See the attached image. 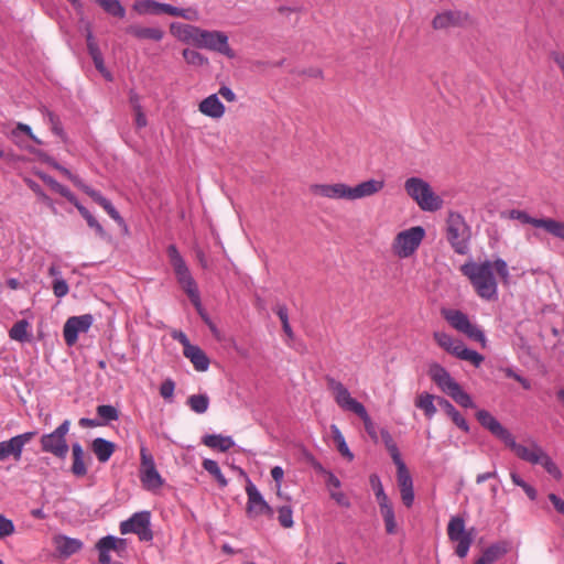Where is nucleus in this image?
<instances>
[{
    "mask_svg": "<svg viewBox=\"0 0 564 564\" xmlns=\"http://www.w3.org/2000/svg\"><path fill=\"white\" fill-rule=\"evenodd\" d=\"M460 272L469 280L476 294L482 300L492 301L498 296V283L495 272L503 284L509 283V268L505 260L468 261L460 267Z\"/></svg>",
    "mask_w": 564,
    "mask_h": 564,
    "instance_id": "obj_1",
    "label": "nucleus"
},
{
    "mask_svg": "<svg viewBox=\"0 0 564 564\" xmlns=\"http://www.w3.org/2000/svg\"><path fill=\"white\" fill-rule=\"evenodd\" d=\"M29 323L25 319L18 321L9 330L11 339L24 343L28 341L30 336L28 333Z\"/></svg>",
    "mask_w": 564,
    "mask_h": 564,
    "instance_id": "obj_44",
    "label": "nucleus"
},
{
    "mask_svg": "<svg viewBox=\"0 0 564 564\" xmlns=\"http://www.w3.org/2000/svg\"><path fill=\"white\" fill-rule=\"evenodd\" d=\"M170 4L160 3L154 0H137L132 4V10L137 12L139 15L145 14H159L165 13L167 14V8Z\"/></svg>",
    "mask_w": 564,
    "mask_h": 564,
    "instance_id": "obj_28",
    "label": "nucleus"
},
{
    "mask_svg": "<svg viewBox=\"0 0 564 564\" xmlns=\"http://www.w3.org/2000/svg\"><path fill=\"white\" fill-rule=\"evenodd\" d=\"M433 338L445 351L462 360L471 362L475 367H479L484 361V357L480 354L466 348L462 340L456 339L444 332H435L433 334Z\"/></svg>",
    "mask_w": 564,
    "mask_h": 564,
    "instance_id": "obj_8",
    "label": "nucleus"
},
{
    "mask_svg": "<svg viewBox=\"0 0 564 564\" xmlns=\"http://www.w3.org/2000/svg\"><path fill=\"white\" fill-rule=\"evenodd\" d=\"M36 432H25L10 440L0 442V463L4 462L9 457H12L15 462H19L22 457L23 447L29 444Z\"/></svg>",
    "mask_w": 564,
    "mask_h": 564,
    "instance_id": "obj_17",
    "label": "nucleus"
},
{
    "mask_svg": "<svg viewBox=\"0 0 564 564\" xmlns=\"http://www.w3.org/2000/svg\"><path fill=\"white\" fill-rule=\"evenodd\" d=\"M479 423L489 430L496 437L505 442L510 435V432L505 429L488 411L479 410L476 414Z\"/></svg>",
    "mask_w": 564,
    "mask_h": 564,
    "instance_id": "obj_26",
    "label": "nucleus"
},
{
    "mask_svg": "<svg viewBox=\"0 0 564 564\" xmlns=\"http://www.w3.org/2000/svg\"><path fill=\"white\" fill-rule=\"evenodd\" d=\"M167 256L173 267L174 273L178 284L182 286L184 292L188 295L191 302L197 307H200L199 293L197 284L193 279L188 267L184 259L180 254L177 248L174 245L167 247Z\"/></svg>",
    "mask_w": 564,
    "mask_h": 564,
    "instance_id": "obj_5",
    "label": "nucleus"
},
{
    "mask_svg": "<svg viewBox=\"0 0 564 564\" xmlns=\"http://www.w3.org/2000/svg\"><path fill=\"white\" fill-rule=\"evenodd\" d=\"M271 476L274 479V481L276 482V496L278 497H282L281 481H282L283 476H284V471H283L282 467L274 466L271 469Z\"/></svg>",
    "mask_w": 564,
    "mask_h": 564,
    "instance_id": "obj_59",
    "label": "nucleus"
},
{
    "mask_svg": "<svg viewBox=\"0 0 564 564\" xmlns=\"http://www.w3.org/2000/svg\"><path fill=\"white\" fill-rule=\"evenodd\" d=\"M41 177L53 191L61 194L63 197H65L72 204L76 203L77 199H76L75 195L67 187L59 184L52 176L42 175Z\"/></svg>",
    "mask_w": 564,
    "mask_h": 564,
    "instance_id": "obj_45",
    "label": "nucleus"
},
{
    "mask_svg": "<svg viewBox=\"0 0 564 564\" xmlns=\"http://www.w3.org/2000/svg\"><path fill=\"white\" fill-rule=\"evenodd\" d=\"M70 421L65 420L52 433L42 435L40 440L41 449L58 458H65L68 453L66 435L69 431Z\"/></svg>",
    "mask_w": 564,
    "mask_h": 564,
    "instance_id": "obj_10",
    "label": "nucleus"
},
{
    "mask_svg": "<svg viewBox=\"0 0 564 564\" xmlns=\"http://www.w3.org/2000/svg\"><path fill=\"white\" fill-rule=\"evenodd\" d=\"M384 187V181L378 178H370L358 183L355 186H350V200L362 199L366 197H371L379 192H381Z\"/></svg>",
    "mask_w": 564,
    "mask_h": 564,
    "instance_id": "obj_23",
    "label": "nucleus"
},
{
    "mask_svg": "<svg viewBox=\"0 0 564 564\" xmlns=\"http://www.w3.org/2000/svg\"><path fill=\"white\" fill-rule=\"evenodd\" d=\"M538 228H542L553 237L564 241V221L553 218H541Z\"/></svg>",
    "mask_w": 564,
    "mask_h": 564,
    "instance_id": "obj_39",
    "label": "nucleus"
},
{
    "mask_svg": "<svg viewBox=\"0 0 564 564\" xmlns=\"http://www.w3.org/2000/svg\"><path fill=\"white\" fill-rule=\"evenodd\" d=\"M184 61L193 66H204L208 64V58L198 51L184 48L182 52Z\"/></svg>",
    "mask_w": 564,
    "mask_h": 564,
    "instance_id": "obj_49",
    "label": "nucleus"
},
{
    "mask_svg": "<svg viewBox=\"0 0 564 564\" xmlns=\"http://www.w3.org/2000/svg\"><path fill=\"white\" fill-rule=\"evenodd\" d=\"M397 481L402 502L408 508L412 507L414 502L413 480L405 464H399V466H397Z\"/></svg>",
    "mask_w": 564,
    "mask_h": 564,
    "instance_id": "obj_22",
    "label": "nucleus"
},
{
    "mask_svg": "<svg viewBox=\"0 0 564 564\" xmlns=\"http://www.w3.org/2000/svg\"><path fill=\"white\" fill-rule=\"evenodd\" d=\"M96 549H104L109 551V553L115 552L121 556L122 552L126 550V540L112 535H107L101 538L96 543Z\"/></svg>",
    "mask_w": 564,
    "mask_h": 564,
    "instance_id": "obj_34",
    "label": "nucleus"
},
{
    "mask_svg": "<svg viewBox=\"0 0 564 564\" xmlns=\"http://www.w3.org/2000/svg\"><path fill=\"white\" fill-rule=\"evenodd\" d=\"M443 316L456 330L485 346L486 337L484 332L476 325L471 324L465 313L458 310H447L443 312Z\"/></svg>",
    "mask_w": 564,
    "mask_h": 564,
    "instance_id": "obj_12",
    "label": "nucleus"
},
{
    "mask_svg": "<svg viewBox=\"0 0 564 564\" xmlns=\"http://www.w3.org/2000/svg\"><path fill=\"white\" fill-rule=\"evenodd\" d=\"M55 167L61 171L68 180L73 182V184L82 189L84 193H86L89 197L93 198L95 203H97L99 206H101L105 212L118 224H122L123 219L120 216V214L117 212V209L112 206L110 200L105 198L99 192L93 189L90 186L86 185L78 176L72 174V172L58 164L55 165Z\"/></svg>",
    "mask_w": 564,
    "mask_h": 564,
    "instance_id": "obj_11",
    "label": "nucleus"
},
{
    "mask_svg": "<svg viewBox=\"0 0 564 564\" xmlns=\"http://www.w3.org/2000/svg\"><path fill=\"white\" fill-rule=\"evenodd\" d=\"M140 480L148 490H155L163 486V479L159 474L154 458L147 447L140 448Z\"/></svg>",
    "mask_w": 564,
    "mask_h": 564,
    "instance_id": "obj_14",
    "label": "nucleus"
},
{
    "mask_svg": "<svg viewBox=\"0 0 564 564\" xmlns=\"http://www.w3.org/2000/svg\"><path fill=\"white\" fill-rule=\"evenodd\" d=\"M14 527L11 520L0 516V538L8 536L13 533Z\"/></svg>",
    "mask_w": 564,
    "mask_h": 564,
    "instance_id": "obj_60",
    "label": "nucleus"
},
{
    "mask_svg": "<svg viewBox=\"0 0 564 564\" xmlns=\"http://www.w3.org/2000/svg\"><path fill=\"white\" fill-rule=\"evenodd\" d=\"M96 411L98 416L104 421V423H108L119 419V411L113 405H98Z\"/></svg>",
    "mask_w": 564,
    "mask_h": 564,
    "instance_id": "obj_51",
    "label": "nucleus"
},
{
    "mask_svg": "<svg viewBox=\"0 0 564 564\" xmlns=\"http://www.w3.org/2000/svg\"><path fill=\"white\" fill-rule=\"evenodd\" d=\"M75 207L77 208V210L79 212V214L86 219L88 226L90 228H94L96 230V232L100 236V237H104L106 235L102 226L98 223V220L89 213V210L84 207L83 205H80L78 203V200H76V203H74Z\"/></svg>",
    "mask_w": 564,
    "mask_h": 564,
    "instance_id": "obj_47",
    "label": "nucleus"
},
{
    "mask_svg": "<svg viewBox=\"0 0 564 564\" xmlns=\"http://www.w3.org/2000/svg\"><path fill=\"white\" fill-rule=\"evenodd\" d=\"M167 14L172 17H180L188 21H197L199 19V12L195 8L181 9L174 6H169Z\"/></svg>",
    "mask_w": 564,
    "mask_h": 564,
    "instance_id": "obj_46",
    "label": "nucleus"
},
{
    "mask_svg": "<svg viewBox=\"0 0 564 564\" xmlns=\"http://www.w3.org/2000/svg\"><path fill=\"white\" fill-rule=\"evenodd\" d=\"M438 405L441 409L452 419L454 424L460 430L468 432L469 427L466 420L460 415V413L454 408V405L444 398H436Z\"/></svg>",
    "mask_w": 564,
    "mask_h": 564,
    "instance_id": "obj_32",
    "label": "nucleus"
},
{
    "mask_svg": "<svg viewBox=\"0 0 564 564\" xmlns=\"http://www.w3.org/2000/svg\"><path fill=\"white\" fill-rule=\"evenodd\" d=\"M424 237L425 230L421 226L402 230L393 238L391 250L400 259L410 258L416 252Z\"/></svg>",
    "mask_w": 564,
    "mask_h": 564,
    "instance_id": "obj_7",
    "label": "nucleus"
},
{
    "mask_svg": "<svg viewBox=\"0 0 564 564\" xmlns=\"http://www.w3.org/2000/svg\"><path fill=\"white\" fill-rule=\"evenodd\" d=\"M44 113L46 115L47 121L51 124L52 132L58 137H63V128L59 118L47 109H44Z\"/></svg>",
    "mask_w": 564,
    "mask_h": 564,
    "instance_id": "obj_55",
    "label": "nucleus"
},
{
    "mask_svg": "<svg viewBox=\"0 0 564 564\" xmlns=\"http://www.w3.org/2000/svg\"><path fill=\"white\" fill-rule=\"evenodd\" d=\"M68 291H69L68 284L66 283L65 280L56 279L53 282V292H54L55 296L63 297L68 293Z\"/></svg>",
    "mask_w": 564,
    "mask_h": 564,
    "instance_id": "obj_56",
    "label": "nucleus"
},
{
    "mask_svg": "<svg viewBox=\"0 0 564 564\" xmlns=\"http://www.w3.org/2000/svg\"><path fill=\"white\" fill-rule=\"evenodd\" d=\"M376 499H377V502L379 505V508L380 510L381 509H387V508H390V507H393L389 497L387 496V494L384 492V490L378 492L376 495Z\"/></svg>",
    "mask_w": 564,
    "mask_h": 564,
    "instance_id": "obj_63",
    "label": "nucleus"
},
{
    "mask_svg": "<svg viewBox=\"0 0 564 564\" xmlns=\"http://www.w3.org/2000/svg\"><path fill=\"white\" fill-rule=\"evenodd\" d=\"M549 499L553 503L556 511L564 516V501L555 494H550Z\"/></svg>",
    "mask_w": 564,
    "mask_h": 564,
    "instance_id": "obj_64",
    "label": "nucleus"
},
{
    "mask_svg": "<svg viewBox=\"0 0 564 564\" xmlns=\"http://www.w3.org/2000/svg\"><path fill=\"white\" fill-rule=\"evenodd\" d=\"M509 218L520 220L522 224H529L535 228L539 227L541 220V218L531 217L525 212L519 209L510 210Z\"/></svg>",
    "mask_w": 564,
    "mask_h": 564,
    "instance_id": "obj_53",
    "label": "nucleus"
},
{
    "mask_svg": "<svg viewBox=\"0 0 564 564\" xmlns=\"http://www.w3.org/2000/svg\"><path fill=\"white\" fill-rule=\"evenodd\" d=\"M311 194L328 199L350 200V185L346 183L312 184Z\"/></svg>",
    "mask_w": 564,
    "mask_h": 564,
    "instance_id": "obj_19",
    "label": "nucleus"
},
{
    "mask_svg": "<svg viewBox=\"0 0 564 564\" xmlns=\"http://www.w3.org/2000/svg\"><path fill=\"white\" fill-rule=\"evenodd\" d=\"M330 498L334 499L341 507H350V502L343 491L330 490Z\"/></svg>",
    "mask_w": 564,
    "mask_h": 564,
    "instance_id": "obj_61",
    "label": "nucleus"
},
{
    "mask_svg": "<svg viewBox=\"0 0 564 564\" xmlns=\"http://www.w3.org/2000/svg\"><path fill=\"white\" fill-rule=\"evenodd\" d=\"M73 465L72 471L75 476L83 477L87 474V468L84 463V449L79 443H75L72 446Z\"/></svg>",
    "mask_w": 564,
    "mask_h": 564,
    "instance_id": "obj_35",
    "label": "nucleus"
},
{
    "mask_svg": "<svg viewBox=\"0 0 564 564\" xmlns=\"http://www.w3.org/2000/svg\"><path fill=\"white\" fill-rule=\"evenodd\" d=\"M474 529L466 530L465 520L455 516L447 524V535L451 542L456 543L455 553L458 557L467 556L474 540Z\"/></svg>",
    "mask_w": 564,
    "mask_h": 564,
    "instance_id": "obj_9",
    "label": "nucleus"
},
{
    "mask_svg": "<svg viewBox=\"0 0 564 564\" xmlns=\"http://www.w3.org/2000/svg\"><path fill=\"white\" fill-rule=\"evenodd\" d=\"M25 134L28 138H30L32 141H34L36 144H42V141L32 132V129L30 126L19 122L17 127L10 132L11 140L20 148L26 149L31 151L30 148L25 147L20 140H18L19 134Z\"/></svg>",
    "mask_w": 564,
    "mask_h": 564,
    "instance_id": "obj_37",
    "label": "nucleus"
},
{
    "mask_svg": "<svg viewBox=\"0 0 564 564\" xmlns=\"http://www.w3.org/2000/svg\"><path fill=\"white\" fill-rule=\"evenodd\" d=\"M120 532L122 534L134 533L141 541H151L153 533L150 529V512L134 513L129 520L121 522Z\"/></svg>",
    "mask_w": 564,
    "mask_h": 564,
    "instance_id": "obj_15",
    "label": "nucleus"
},
{
    "mask_svg": "<svg viewBox=\"0 0 564 564\" xmlns=\"http://www.w3.org/2000/svg\"><path fill=\"white\" fill-rule=\"evenodd\" d=\"M93 316L90 314H84L80 316H72L64 324L63 336L65 343L68 346H73L77 343L78 335L86 333L93 325Z\"/></svg>",
    "mask_w": 564,
    "mask_h": 564,
    "instance_id": "obj_18",
    "label": "nucleus"
},
{
    "mask_svg": "<svg viewBox=\"0 0 564 564\" xmlns=\"http://www.w3.org/2000/svg\"><path fill=\"white\" fill-rule=\"evenodd\" d=\"M507 553V547L501 544H492L487 547L476 561L479 564H492Z\"/></svg>",
    "mask_w": 564,
    "mask_h": 564,
    "instance_id": "obj_38",
    "label": "nucleus"
},
{
    "mask_svg": "<svg viewBox=\"0 0 564 564\" xmlns=\"http://www.w3.org/2000/svg\"><path fill=\"white\" fill-rule=\"evenodd\" d=\"M380 434H381V440H382L387 451L389 452L393 463L395 464V466H399V464H404V462L401 458L399 448H398L392 435L389 433V431L381 430Z\"/></svg>",
    "mask_w": 564,
    "mask_h": 564,
    "instance_id": "obj_41",
    "label": "nucleus"
},
{
    "mask_svg": "<svg viewBox=\"0 0 564 564\" xmlns=\"http://www.w3.org/2000/svg\"><path fill=\"white\" fill-rule=\"evenodd\" d=\"M246 492L248 496L246 512L249 518L254 519L260 516L273 518V508L269 506V503L264 500L260 491L251 481L247 484Z\"/></svg>",
    "mask_w": 564,
    "mask_h": 564,
    "instance_id": "obj_16",
    "label": "nucleus"
},
{
    "mask_svg": "<svg viewBox=\"0 0 564 564\" xmlns=\"http://www.w3.org/2000/svg\"><path fill=\"white\" fill-rule=\"evenodd\" d=\"M203 444L209 448L219 449L220 452H227L228 449L234 447L235 442L230 436L209 434L203 437Z\"/></svg>",
    "mask_w": 564,
    "mask_h": 564,
    "instance_id": "obj_33",
    "label": "nucleus"
},
{
    "mask_svg": "<svg viewBox=\"0 0 564 564\" xmlns=\"http://www.w3.org/2000/svg\"><path fill=\"white\" fill-rule=\"evenodd\" d=\"M134 113V123L138 128H144L148 124V120L143 108L132 110Z\"/></svg>",
    "mask_w": 564,
    "mask_h": 564,
    "instance_id": "obj_62",
    "label": "nucleus"
},
{
    "mask_svg": "<svg viewBox=\"0 0 564 564\" xmlns=\"http://www.w3.org/2000/svg\"><path fill=\"white\" fill-rule=\"evenodd\" d=\"M101 9L116 18L123 19L126 17V9L119 0H96Z\"/></svg>",
    "mask_w": 564,
    "mask_h": 564,
    "instance_id": "obj_42",
    "label": "nucleus"
},
{
    "mask_svg": "<svg viewBox=\"0 0 564 564\" xmlns=\"http://www.w3.org/2000/svg\"><path fill=\"white\" fill-rule=\"evenodd\" d=\"M187 405L197 414H203L208 410L209 398L207 394H192L187 398Z\"/></svg>",
    "mask_w": 564,
    "mask_h": 564,
    "instance_id": "obj_43",
    "label": "nucleus"
},
{
    "mask_svg": "<svg viewBox=\"0 0 564 564\" xmlns=\"http://www.w3.org/2000/svg\"><path fill=\"white\" fill-rule=\"evenodd\" d=\"M203 467L206 471L214 476L220 487L227 486V479L223 475L217 462L206 458L203 460Z\"/></svg>",
    "mask_w": 564,
    "mask_h": 564,
    "instance_id": "obj_48",
    "label": "nucleus"
},
{
    "mask_svg": "<svg viewBox=\"0 0 564 564\" xmlns=\"http://www.w3.org/2000/svg\"><path fill=\"white\" fill-rule=\"evenodd\" d=\"M175 383L171 379H166L160 387V394L164 399H171L174 394Z\"/></svg>",
    "mask_w": 564,
    "mask_h": 564,
    "instance_id": "obj_58",
    "label": "nucleus"
},
{
    "mask_svg": "<svg viewBox=\"0 0 564 564\" xmlns=\"http://www.w3.org/2000/svg\"><path fill=\"white\" fill-rule=\"evenodd\" d=\"M446 235L448 242L456 253H467L470 228L459 213L451 212L448 214L446 219Z\"/></svg>",
    "mask_w": 564,
    "mask_h": 564,
    "instance_id": "obj_6",
    "label": "nucleus"
},
{
    "mask_svg": "<svg viewBox=\"0 0 564 564\" xmlns=\"http://www.w3.org/2000/svg\"><path fill=\"white\" fill-rule=\"evenodd\" d=\"M91 449L100 463H106L112 456L116 445L101 437H97L91 443Z\"/></svg>",
    "mask_w": 564,
    "mask_h": 564,
    "instance_id": "obj_31",
    "label": "nucleus"
},
{
    "mask_svg": "<svg viewBox=\"0 0 564 564\" xmlns=\"http://www.w3.org/2000/svg\"><path fill=\"white\" fill-rule=\"evenodd\" d=\"M202 28L194 24H186L181 22H172L170 24V33L180 42L191 44L196 47L199 46L203 33Z\"/></svg>",
    "mask_w": 564,
    "mask_h": 564,
    "instance_id": "obj_20",
    "label": "nucleus"
},
{
    "mask_svg": "<svg viewBox=\"0 0 564 564\" xmlns=\"http://www.w3.org/2000/svg\"><path fill=\"white\" fill-rule=\"evenodd\" d=\"M435 397L427 392H423L416 395L414 404L416 408L422 410L427 419H432L437 409L434 404Z\"/></svg>",
    "mask_w": 564,
    "mask_h": 564,
    "instance_id": "obj_36",
    "label": "nucleus"
},
{
    "mask_svg": "<svg viewBox=\"0 0 564 564\" xmlns=\"http://www.w3.org/2000/svg\"><path fill=\"white\" fill-rule=\"evenodd\" d=\"M184 356L191 360L195 370L204 372L209 367V359L202 348L198 346L187 347L184 351Z\"/></svg>",
    "mask_w": 564,
    "mask_h": 564,
    "instance_id": "obj_30",
    "label": "nucleus"
},
{
    "mask_svg": "<svg viewBox=\"0 0 564 564\" xmlns=\"http://www.w3.org/2000/svg\"><path fill=\"white\" fill-rule=\"evenodd\" d=\"M380 513L382 516L383 522H384V529L388 534H395L397 533V521L394 517V510L393 507L381 509Z\"/></svg>",
    "mask_w": 564,
    "mask_h": 564,
    "instance_id": "obj_50",
    "label": "nucleus"
},
{
    "mask_svg": "<svg viewBox=\"0 0 564 564\" xmlns=\"http://www.w3.org/2000/svg\"><path fill=\"white\" fill-rule=\"evenodd\" d=\"M278 520L280 524L285 529H290L294 525L293 511L291 506L286 505L278 508Z\"/></svg>",
    "mask_w": 564,
    "mask_h": 564,
    "instance_id": "obj_52",
    "label": "nucleus"
},
{
    "mask_svg": "<svg viewBox=\"0 0 564 564\" xmlns=\"http://www.w3.org/2000/svg\"><path fill=\"white\" fill-rule=\"evenodd\" d=\"M198 110L213 119H220L226 111L224 104L219 100L217 94L209 95L198 105Z\"/></svg>",
    "mask_w": 564,
    "mask_h": 564,
    "instance_id": "obj_27",
    "label": "nucleus"
},
{
    "mask_svg": "<svg viewBox=\"0 0 564 564\" xmlns=\"http://www.w3.org/2000/svg\"><path fill=\"white\" fill-rule=\"evenodd\" d=\"M465 20L466 15L459 11H444L434 17L432 26L435 30H446L462 25Z\"/></svg>",
    "mask_w": 564,
    "mask_h": 564,
    "instance_id": "obj_25",
    "label": "nucleus"
},
{
    "mask_svg": "<svg viewBox=\"0 0 564 564\" xmlns=\"http://www.w3.org/2000/svg\"><path fill=\"white\" fill-rule=\"evenodd\" d=\"M404 191L424 212H436L443 207V199L421 177H409L404 182Z\"/></svg>",
    "mask_w": 564,
    "mask_h": 564,
    "instance_id": "obj_4",
    "label": "nucleus"
},
{
    "mask_svg": "<svg viewBox=\"0 0 564 564\" xmlns=\"http://www.w3.org/2000/svg\"><path fill=\"white\" fill-rule=\"evenodd\" d=\"M429 376L435 384L458 405L463 408H475L470 395L465 392L458 382H456L449 372L438 364H433L429 368Z\"/></svg>",
    "mask_w": 564,
    "mask_h": 564,
    "instance_id": "obj_3",
    "label": "nucleus"
},
{
    "mask_svg": "<svg viewBox=\"0 0 564 564\" xmlns=\"http://www.w3.org/2000/svg\"><path fill=\"white\" fill-rule=\"evenodd\" d=\"M325 380L327 389L332 393V397L336 404L343 411H349L359 416L364 423L367 434L373 442H378V434L376 431L375 423L369 416L365 405L361 402L357 401L355 398H352L349 390L340 381L329 376H327Z\"/></svg>",
    "mask_w": 564,
    "mask_h": 564,
    "instance_id": "obj_2",
    "label": "nucleus"
},
{
    "mask_svg": "<svg viewBox=\"0 0 564 564\" xmlns=\"http://www.w3.org/2000/svg\"><path fill=\"white\" fill-rule=\"evenodd\" d=\"M501 371L506 377L517 380L525 390L531 388L529 380L514 372L511 368H503Z\"/></svg>",
    "mask_w": 564,
    "mask_h": 564,
    "instance_id": "obj_57",
    "label": "nucleus"
},
{
    "mask_svg": "<svg viewBox=\"0 0 564 564\" xmlns=\"http://www.w3.org/2000/svg\"><path fill=\"white\" fill-rule=\"evenodd\" d=\"M330 431L333 435V440L336 444L337 451L340 453V455L347 460L351 462L354 459V454L350 452L345 437L340 430L337 427V425L333 424L330 425Z\"/></svg>",
    "mask_w": 564,
    "mask_h": 564,
    "instance_id": "obj_40",
    "label": "nucleus"
},
{
    "mask_svg": "<svg viewBox=\"0 0 564 564\" xmlns=\"http://www.w3.org/2000/svg\"><path fill=\"white\" fill-rule=\"evenodd\" d=\"M542 465L545 470L552 475L554 478L561 477V471L558 467L555 465V463L551 459V457L543 451L541 457L539 458V463Z\"/></svg>",
    "mask_w": 564,
    "mask_h": 564,
    "instance_id": "obj_54",
    "label": "nucleus"
},
{
    "mask_svg": "<svg viewBox=\"0 0 564 564\" xmlns=\"http://www.w3.org/2000/svg\"><path fill=\"white\" fill-rule=\"evenodd\" d=\"M505 444L522 460H525L531 464H538L539 458L543 453V448L538 445L535 442H530V444H519L514 441L513 436L510 434L508 438L505 440Z\"/></svg>",
    "mask_w": 564,
    "mask_h": 564,
    "instance_id": "obj_21",
    "label": "nucleus"
},
{
    "mask_svg": "<svg viewBox=\"0 0 564 564\" xmlns=\"http://www.w3.org/2000/svg\"><path fill=\"white\" fill-rule=\"evenodd\" d=\"M53 545L58 555L63 558H68L83 549V542L80 540L63 534L53 538Z\"/></svg>",
    "mask_w": 564,
    "mask_h": 564,
    "instance_id": "obj_24",
    "label": "nucleus"
},
{
    "mask_svg": "<svg viewBox=\"0 0 564 564\" xmlns=\"http://www.w3.org/2000/svg\"><path fill=\"white\" fill-rule=\"evenodd\" d=\"M198 48L216 52L227 58H235L236 53L229 45V37L224 31L203 30Z\"/></svg>",
    "mask_w": 564,
    "mask_h": 564,
    "instance_id": "obj_13",
    "label": "nucleus"
},
{
    "mask_svg": "<svg viewBox=\"0 0 564 564\" xmlns=\"http://www.w3.org/2000/svg\"><path fill=\"white\" fill-rule=\"evenodd\" d=\"M126 31L135 39L152 40L156 42L161 41L164 35V32L159 28H145L135 24L129 25Z\"/></svg>",
    "mask_w": 564,
    "mask_h": 564,
    "instance_id": "obj_29",
    "label": "nucleus"
}]
</instances>
